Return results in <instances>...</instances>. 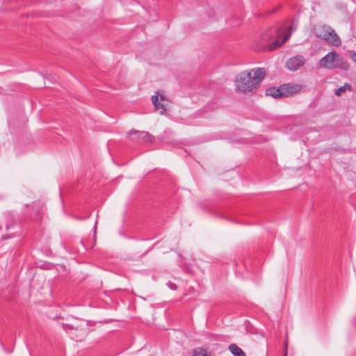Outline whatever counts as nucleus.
Listing matches in <instances>:
<instances>
[{
  "label": "nucleus",
  "instance_id": "1",
  "mask_svg": "<svg viewBox=\"0 0 356 356\" xmlns=\"http://www.w3.org/2000/svg\"><path fill=\"white\" fill-rule=\"evenodd\" d=\"M248 72H241L237 75L235 81L236 90L241 92H248L256 89L260 86L261 82L265 78L266 70L264 68H257Z\"/></svg>",
  "mask_w": 356,
  "mask_h": 356
},
{
  "label": "nucleus",
  "instance_id": "2",
  "mask_svg": "<svg viewBox=\"0 0 356 356\" xmlns=\"http://www.w3.org/2000/svg\"><path fill=\"white\" fill-rule=\"evenodd\" d=\"M129 138L134 143H146L153 140V136L147 131L132 130L128 133Z\"/></svg>",
  "mask_w": 356,
  "mask_h": 356
},
{
  "label": "nucleus",
  "instance_id": "3",
  "mask_svg": "<svg viewBox=\"0 0 356 356\" xmlns=\"http://www.w3.org/2000/svg\"><path fill=\"white\" fill-rule=\"evenodd\" d=\"M338 57L339 54L336 51H330L320 60L319 65L328 70L335 69L334 65L337 64Z\"/></svg>",
  "mask_w": 356,
  "mask_h": 356
},
{
  "label": "nucleus",
  "instance_id": "4",
  "mask_svg": "<svg viewBox=\"0 0 356 356\" xmlns=\"http://www.w3.org/2000/svg\"><path fill=\"white\" fill-rule=\"evenodd\" d=\"M305 59L301 55H296L289 58L286 62V67L290 71H296L305 64Z\"/></svg>",
  "mask_w": 356,
  "mask_h": 356
},
{
  "label": "nucleus",
  "instance_id": "5",
  "mask_svg": "<svg viewBox=\"0 0 356 356\" xmlns=\"http://www.w3.org/2000/svg\"><path fill=\"white\" fill-rule=\"evenodd\" d=\"M282 97H286L298 92L301 87L298 84L286 83L280 86Z\"/></svg>",
  "mask_w": 356,
  "mask_h": 356
},
{
  "label": "nucleus",
  "instance_id": "6",
  "mask_svg": "<svg viewBox=\"0 0 356 356\" xmlns=\"http://www.w3.org/2000/svg\"><path fill=\"white\" fill-rule=\"evenodd\" d=\"M65 330L69 332L72 339L75 341H81L86 336V331L82 329L74 328L72 325H67Z\"/></svg>",
  "mask_w": 356,
  "mask_h": 356
},
{
  "label": "nucleus",
  "instance_id": "7",
  "mask_svg": "<svg viewBox=\"0 0 356 356\" xmlns=\"http://www.w3.org/2000/svg\"><path fill=\"white\" fill-rule=\"evenodd\" d=\"M323 38L328 43L335 47H339L341 44V41L339 37L332 29H330L329 31L325 32L323 35Z\"/></svg>",
  "mask_w": 356,
  "mask_h": 356
},
{
  "label": "nucleus",
  "instance_id": "8",
  "mask_svg": "<svg viewBox=\"0 0 356 356\" xmlns=\"http://www.w3.org/2000/svg\"><path fill=\"white\" fill-rule=\"evenodd\" d=\"M152 102L155 109L160 110L161 114H164L166 112V106L164 104L159 102L157 95H154L152 97Z\"/></svg>",
  "mask_w": 356,
  "mask_h": 356
},
{
  "label": "nucleus",
  "instance_id": "9",
  "mask_svg": "<svg viewBox=\"0 0 356 356\" xmlns=\"http://www.w3.org/2000/svg\"><path fill=\"white\" fill-rule=\"evenodd\" d=\"M266 95L276 99L282 98L280 86L278 88L270 87L266 90Z\"/></svg>",
  "mask_w": 356,
  "mask_h": 356
},
{
  "label": "nucleus",
  "instance_id": "10",
  "mask_svg": "<svg viewBox=\"0 0 356 356\" xmlns=\"http://www.w3.org/2000/svg\"><path fill=\"white\" fill-rule=\"evenodd\" d=\"M336 63L337 64L334 65L335 68H339L343 71H347L349 69L350 66L348 62L339 55Z\"/></svg>",
  "mask_w": 356,
  "mask_h": 356
},
{
  "label": "nucleus",
  "instance_id": "11",
  "mask_svg": "<svg viewBox=\"0 0 356 356\" xmlns=\"http://www.w3.org/2000/svg\"><path fill=\"white\" fill-rule=\"evenodd\" d=\"M229 350L234 356H246L243 350L234 343L229 346Z\"/></svg>",
  "mask_w": 356,
  "mask_h": 356
},
{
  "label": "nucleus",
  "instance_id": "12",
  "mask_svg": "<svg viewBox=\"0 0 356 356\" xmlns=\"http://www.w3.org/2000/svg\"><path fill=\"white\" fill-rule=\"evenodd\" d=\"M287 39H288V36L285 35L284 37V38L282 40L281 42H280L279 40H276L274 42H273V43L269 44L268 49L270 51L274 50L277 47H280L281 45H282L287 40Z\"/></svg>",
  "mask_w": 356,
  "mask_h": 356
},
{
  "label": "nucleus",
  "instance_id": "13",
  "mask_svg": "<svg viewBox=\"0 0 356 356\" xmlns=\"http://www.w3.org/2000/svg\"><path fill=\"white\" fill-rule=\"evenodd\" d=\"M193 356H209V354L204 348H197L193 350Z\"/></svg>",
  "mask_w": 356,
  "mask_h": 356
},
{
  "label": "nucleus",
  "instance_id": "14",
  "mask_svg": "<svg viewBox=\"0 0 356 356\" xmlns=\"http://www.w3.org/2000/svg\"><path fill=\"white\" fill-rule=\"evenodd\" d=\"M348 88L350 90H351V86L346 83L343 86H341L335 91V95L337 96H340L343 92L346 91V88Z\"/></svg>",
  "mask_w": 356,
  "mask_h": 356
},
{
  "label": "nucleus",
  "instance_id": "15",
  "mask_svg": "<svg viewBox=\"0 0 356 356\" xmlns=\"http://www.w3.org/2000/svg\"><path fill=\"white\" fill-rule=\"evenodd\" d=\"M168 286L171 289V290H173V291H176L177 289V286L175 283L174 282H169L168 284H167Z\"/></svg>",
  "mask_w": 356,
  "mask_h": 356
},
{
  "label": "nucleus",
  "instance_id": "16",
  "mask_svg": "<svg viewBox=\"0 0 356 356\" xmlns=\"http://www.w3.org/2000/svg\"><path fill=\"white\" fill-rule=\"evenodd\" d=\"M350 58L356 63V52H350Z\"/></svg>",
  "mask_w": 356,
  "mask_h": 356
},
{
  "label": "nucleus",
  "instance_id": "17",
  "mask_svg": "<svg viewBox=\"0 0 356 356\" xmlns=\"http://www.w3.org/2000/svg\"><path fill=\"white\" fill-rule=\"evenodd\" d=\"M293 25L289 28V29L290 31H293V30H295L296 29V26H297V22L296 24H294V22H293Z\"/></svg>",
  "mask_w": 356,
  "mask_h": 356
},
{
  "label": "nucleus",
  "instance_id": "18",
  "mask_svg": "<svg viewBox=\"0 0 356 356\" xmlns=\"http://www.w3.org/2000/svg\"><path fill=\"white\" fill-rule=\"evenodd\" d=\"M1 238H2L3 239H8V238H9L10 237H9L8 236L3 235V236H2V237H1Z\"/></svg>",
  "mask_w": 356,
  "mask_h": 356
},
{
  "label": "nucleus",
  "instance_id": "19",
  "mask_svg": "<svg viewBox=\"0 0 356 356\" xmlns=\"http://www.w3.org/2000/svg\"><path fill=\"white\" fill-rule=\"evenodd\" d=\"M97 221L95 222V226H94V232H96V229H97Z\"/></svg>",
  "mask_w": 356,
  "mask_h": 356
},
{
  "label": "nucleus",
  "instance_id": "20",
  "mask_svg": "<svg viewBox=\"0 0 356 356\" xmlns=\"http://www.w3.org/2000/svg\"><path fill=\"white\" fill-rule=\"evenodd\" d=\"M79 243H80V244H81V245H83V249L86 250V248H85V246H84V245H83V241H79Z\"/></svg>",
  "mask_w": 356,
  "mask_h": 356
},
{
  "label": "nucleus",
  "instance_id": "21",
  "mask_svg": "<svg viewBox=\"0 0 356 356\" xmlns=\"http://www.w3.org/2000/svg\"><path fill=\"white\" fill-rule=\"evenodd\" d=\"M164 99V97L163 95H161V100H163Z\"/></svg>",
  "mask_w": 356,
  "mask_h": 356
},
{
  "label": "nucleus",
  "instance_id": "22",
  "mask_svg": "<svg viewBox=\"0 0 356 356\" xmlns=\"http://www.w3.org/2000/svg\"><path fill=\"white\" fill-rule=\"evenodd\" d=\"M284 356H286V351H285L284 353Z\"/></svg>",
  "mask_w": 356,
  "mask_h": 356
}]
</instances>
